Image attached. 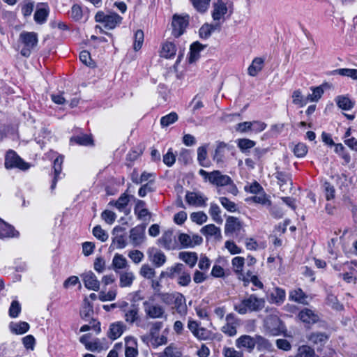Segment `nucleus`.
I'll list each match as a JSON object with an SVG mask.
<instances>
[{
    "label": "nucleus",
    "mask_w": 357,
    "mask_h": 357,
    "mask_svg": "<svg viewBox=\"0 0 357 357\" xmlns=\"http://www.w3.org/2000/svg\"><path fill=\"white\" fill-rule=\"evenodd\" d=\"M208 198L200 192H187L185 201L189 205L197 207H205Z\"/></svg>",
    "instance_id": "ddd939ff"
},
{
    "label": "nucleus",
    "mask_w": 357,
    "mask_h": 357,
    "mask_svg": "<svg viewBox=\"0 0 357 357\" xmlns=\"http://www.w3.org/2000/svg\"><path fill=\"white\" fill-rule=\"evenodd\" d=\"M222 355L224 357H243L242 351H236L231 347H224Z\"/></svg>",
    "instance_id": "774afa93"
},
{
    "label": "nucleus",
    "mask_w": 357,
    "mask_h": 357,
    "mask_svg": "<svg viewBox=\"0 0 357 357\" xmlns=\"http://www.w3.org/2000/svg\"><path fill=\"white\" fill-rule=\"evenodd\" d=\"M93 313V306L86 298L84 300L83 306L80 310V317L83 319L89 318Z\"/></svg>",
    "instance_id": "a18cd8bd"
},
{
    "label": "nucleus",
    "mask_w": 357,
    "mask_h": 357,
    "mask_svg": "<svg viewBox=\"0 0 357 357\" xmlns=\"http://www.w3.org/2000/svg\"><path fill=\"white\" fill-rule=\"evenodd\" d=\"M211 335L212 333L210 331L204 327H200L194 336L199 340H208L211 338Z\"/></svg>",
    "instance_id": "0e129e2a"
},
{
    "label": "nucleus",
    "mask_w": 357,
    "mask_h": 357,
    "mask_svg": "<svg viewBox=\"0 0 357 357\" xmlns=\"http://www.w3.org/2000/svg\"><path fill=\"white\" fill-rule=\"evenodd\" d=\"M275 177L278 179V183L280 184V188L282 191L284 190V189H282V187L284 185L287 184L289 182L290 184H291V176L288 174H286L283 172H277L275 174Z\"/></svg>",
    "instance_id": "603ef678"
},
{
    "label": "nucleus",
    "mask_w": 357,
    "mask_h": 357,
    "mask_svg": "<svg viewBox=\"0 0 357 357\" xmlns=\"http://www.w3.org/2000/svg\"><path fill=\"white\" fill-rule=\"evenodd\" d=\"M190 218L192 222H196L198 225H202L208 220L206 214L203 211L194 212L191 213Z\"/></svg>",
    "instance_id": "13d9d810"
},
{
    "label": "nucleus",
    "mask_w": 357,
    "mask_h": 357,
    "mask_svg": "<svg viewBox=\"0 0 357 357\" xmlns=\"http://www.w3.org/2000/svg\"><path fill=\"white\" fill-rule=\"evenodd\" d=\"M49 7L47 3H42L40 7H38L34 13V20L36 23L44 24L49 15Z\"/></svg>",
    "instance_id": "393cba45"
},
{
    "label": "nucleus",
    "mask_w": 357,
    "mask_h": 357,
    "mask_svg": "<svg viewBox=\"0 0 357 357\" xmlns=\"http://www.w3.org/2000/svg\"><path fill=\"white\" fill-rule=\"evenodd\" d=\"M307 297L301 289L292 290L289 293L290 300L302 304H307Z\"/></svg>",
    "instance_id": "ea45409f"
},
{
    "label": "nucleus",
    "mask_w": 357,
    "mask_h": 357,
    "mask_svg": "<svg viewBox=\"0 0 357 357\" xmlns=\"http://www.w3.org/2000/svg\"><path fill=\"white\" fill-rule=\"evenodd\" d=\"M112 265L115 272L119 269H124L128 266L127 259L120 254H115L113 257Z\"/></svg>",
    "instance_id": "f704fd0d"
},
{
    "label": "nucleus",
    "mask_w": 357,
    "mask_h": 357,
    "mask_svg": "<svg viewBox=\"0 0 357 357\" xmlns=\"http://www.w3.org/2000/svg\"><path fill=\"white\" fill-rule=\"evenodd\" d=\"M93 236L102 242H105L108 239L107 233L102 229L100 225H97L93 229Z\"/></svg>",
    "instance_id": "6e6d98bb"
},
{
    "label": "nucleus",
    "mask_w": 357,
    "mask_h": 357,
    "mask_svg": "<svg viewBox=\"0 0 357 357\" xmlns=\"http://www.w3.org/2000/svg\"><path fill=\"white\" fill-rule=\"evenodd\" d=\"M245 264V259L243 257H235L231 260V265L234 271L237 274L239 280L245 279V273L243 267Z\"/></svg>",
    "instance_id": "bb28decb"
},
{
    "label": "nucleus",
    "mask_w": 357,
    "mask_h": 357,
    "mask_svg": "<svg viewBox=\"0 0 357 357\" xmlns=\"http://www.w3.org/2000/svg\"><path fill=\"white\" fill-rule=\"evenodd\" d=\"M84 287L89 289L97 291L100 289V282L92 271H87L81 275Z\"/></svg>",
    "instance_id": "2eb2a0df"
},
{
    "label": "nucleus",
    "mask_w": 357,
    "mask_h": 357,
    "mask_svg": "<svg viewBox=\"0 0 357 357\" xmlns=\"http://www.w3.org/2000/svg\"><path fill=\"white\" fill-rule=\"evenodd\" d=\"M116 290L111 289L108 292H105V291H101L99 293L98 298L100 301L102 302L105 301H112L116 298Z\"/></svg>",
    "instance_id": "5fc2aeb1"
},
{
    "label": "nucleus",
    "mask_w": 357,
    "mask_h": 357,
    "mask_svg": "<svg viewBox=\"0 0 357 357\" xmlns=\"http://www.w3.org/2000/svg\"><path fill=\"white\" fill-rule=\"evenodd\" d=\"M335 73L341 76L349 77L354 80H357V69L340 68L335 70Z\"/></svg>",
    "instance_id": "864d4df0"
},
{
    "label": "nucleus",
    "mask_w": 357,
    "mask_h": 357,
    "mask_svg": "<svg viewBox=\"0 0 357 357\" xmlns=\"http://www.w3.org/2000/svg\"><path fill=\"white\" fill-rule=\"evenodd\" d=\"M188 24L189 16L188 15L185 16L174 15L172 22V35L176 38L181 36L184 33Z\"/></svg>",
    "instance_id": "9d476101"
},
{
    "label": "nucleus",
    "mask_w": 357,
    "mask_h": 357,
    "mask_svg": "<svg viewBox=\"0 0 357 357\" xmlns=\"http://www.w3.org/2000/svg\"><path fill=\"white\" fill-rule=\"evenodd\" d=\"M264 63V59L261 57L255 58L248 68V75L252 77L256 76L262 70Z\"/></svg>",
    "instance_id": "c756f323"
},
{
    "label": "nucleus",
    "mask_w": 357,
    "mask_h": 357,
    "mask_svg": "<svg viewBox=\"0 0 357 357\" xmlns=\"http://www.w3.org/2000/svg\"><path fill=\"white\" fill-rule=\"evenodd\" d=\"M126 328L122 321L114 322L110 325L107 336L112 340H116L123 334Z\"/></svg>",
    "instance_id": "b1692460"
},
{
    "label": "nucleus",
    "mask_w": 357,
    "mask_h": 357,
    "mask_svg": "<svg viewBox=\"0 0 357 357\" xmlns=\"http://www.w3.org/2000/svg\"><path fill=\"white\" fill-rule=\"evenodd\" d=\"M135 280V274L130 271H125L119 273V286L121 288L130 287Z\"/></svg>",
    "instance_id": "cd10ccee"
},
{
    "label": "nucleus",
    "mask_w": 357,
    "mask_h": 357,
    "mask_svg": "<svg viewBox=\"0 0 357 357\" xmlns=\"http://www.w3.org/2000/svg\"><path fill=\"white\" fill-rule=\"evenodd\" d=\"M337 105L340 108L344 110H349L354 107V103L351 100L344 96H338L337 98Z\"/></svg>",
    "instance_id": "09e8293b"
},
{
    "label": "nucleus",
    "mask_w": 357,
    "mask_h": 357,
    "mask_svg": "<svg viewBox=\"0 0 357 357\" xmlns=\"http://www.w3.org/2000/svg\"><path fill=\"white\" fill-rule=\"evenodd\" d=\"M5 167L7 169L18 168L22 170H26L29 168V165L24 162L14 151L10 150L6 155Z\"/></svg>",
    "instance_id": "0eeeda50"
},
{
    "label": "nucleus",
    "mask_w": 357,
    "mask_h": 357,
    "mask_svg": "<svg viewBox=\"0 0 357 357\" xmlns=\"http://www.w3.org/2000/svg\"><path fill=\"white\" fill-rule=\"evenodd\" d=\"M232 12L231 3L228 4L227 2H225L223 0H217L213 3L212 17L213 20L218 21L223 19L227 13L231 15Z\"/></svg>",
    "instance_id": "6e6552de"
},
{
    "label": "nucleus",
    "mask_w": 357,
    "mask_h": 357,
    "mask_svg": "<svg viewBox=\"0 0 357 357\" xmlns=\"http://www.w3.org/2000/svg\"><path fill=\"white\" fill-rule=\"evenodd\" d=\"M21 312V305L17 301H13L8 311L9 316L11 318H16Z\"/></svg>",
    "instance_id": "e2e57ef3"
},
{
    "label": "nucleus",
    "mask_w": 357,
    "mask_h": 357,
    "mask_svg": "<svg viewBox=\"0 0 357 357\" xmlns=\"http://www.w3.org/2000/svg\"><path fill=\"white\" fill-rule=\"evenodd\" d=\"M166 298H163L164 302L167 304L169 303V301H172L174 298V305L178 313L180 314H185L187 312V307L185 305V299L183 294H177L174 297L172 295L167 294Z\"/></svg>",
    "instance_id": "4468645a"
},
{
    "label": "nucleus",
    "mask_w": 357,
    "mask_h": 357,
    "mask_svg": "<svg viewBox=\"0 0 357 357\" xmlns=\"http://www.w3.org/2000/svg\"><path fill=\"white\" fill-rule=\"evenodd\" d=\"M265 326L273 335H279L283 330L282 324L277 317H268L265 321Z\"/></svg>",
    "instance_id": "f3484780"
},
{
    "label": "nucleus",
    "mask_w": 357,
    "mask_h": 357,
    "mask_svg": "<svg viewBox=\"0 0 357 357\" xmlns=\"http://www.w3.org/2000/svg\"><path fill=\"white\" fill-rule=\"evenodd\" d=\"M176 275H178L177 282L179 285L187 287L191 282L190 273L189 271H185V266L182 264H176L175 266L167 268L166 272L162 271L160 273V278L167 277L174 278Z\"/></svg>",
    "instance_id": "f03ea898"
},
{
    "label": "nucleus",
    "mask_w": 357,
    "mask_h": 357,
    "mask_svg": "<svg viewBox=\"0 0 357 357\" xmlns=\"http://www.w3.org/2000/svg\"><path fill=\"white\" fill-rule=\"evenodd\" d=\"M193 8L200 13H206L210 6L211 0H190Z\"/></svg>",
    "instance_id": "79ce46f5"
},
{
    "label": "nucleus",
    "mask_w": 357,
    "mask_h": 357,
    "mask_svg": "<svg viewBox=\"0 0 357 357\" xmlns=\"http://www.w3.org/2000/svg\"><path fill=\"white\" fill-rule=\"evenodd\" d=\"M178 120V115L176 112H172L160 119V124L162 127H167L175 123Z\"/></svg>",
    "instance_id": "de8ad7c7"
},
{
    "label": "nucleus",
    "mask_w": 357,
    "mask_h": 357,
    "mask_svg": "<svg viewBox=\"0 0 357 357\" xmlns=\"http://www.w3.org/2000/svg\"><path fill=\"white\" fill-rule=\"evenodd\" d=\"M176 52V45L172 42H166L162 45L160 55L162 57L171 59L174 56Z\"/></svg>",
    "instance_id": "473e14b6"
},
{
    "label": "nucleus",
    "mask_w": 357,
    "mask_h": 357,
    "mask_svg": "<svg viewBox=\"0 0 357 357\" xmlns=\"http://www.w3.org/2000/svg\"><path fill=\"white\" fill-rule=\"evenodd\" d=\"M255 342L259 350H268L272 347L271 343L267 339L260 335L255 337Z\"/></svg>",
    "instance_id": "49530a36"
},
{
    "label": "nucleus",
    "mask_w": 357,
    "mask_h": 357,
    "mask_svg": "<svg viewBox=\"0 0 357 357\" xmlns=\"http://www.w3.org/2000/svg\"><path fill=\"white\" fill-rule=\"evenodd\" d=\"M63 162V156L59 155L54 160L53 163V169H54V178L52 181V184L50 186L51 191L52 192L56 185V183L59 179L61 178V174L62 172V165Z\"/></svg>",
    "instance_id": "412c9836"
},
{
    "label": "nucleus",
    "mask_w": 357,
    "mask_h": 357,
    "mask_svg": "<svg viewBox=\"0 0 357 357\" xmlns=\"http://www.w3.org/2000/svg\"><path fill=\"white\" fill-rule=\"evenodd\" d=\"M146 226L139 225L130 230L129 239L134 247L140 246L146 240Z\"/></svg>",
    "instance_id": "9b49d317"
},
{
    "label": "nucleus",
    "mask_w": 357,
    "mask_h": 357,
    "mask_svg": "<svg viewBox=\"0 0 357 357\" xmlns=\"http://www.w3.org/2000/svg\"><path fill=\"white\" fill-rule=\"evenodd\" d=\"M145 315L149 319H166L167 314L165 306L156 302L153 297H150L142 303Z\"/></svg>",
    "instance_id": "7ed1b4c3"
},
{
    "label": "nucleus",
    "mask_w": 357,
    "mask_h": 357,
    "mask_svg": "<svg viewBox=\"0 0 357 357\" xmlns=\"http://www.w3.org/2000/svg\"><path fill=\"white\" fill-rule=\"evenodd\" d=\"M208 213L214 222L218 224L222 223L223 220L221 217V209L217 204L213 202L211 203Z\"/></svg>",
    "instance_id": "e433bc0d"
},
{
    "label": "nucleus",
    "mask_w": 357,
    "mask_h": 357,
    "mask_svg": "<svg viewBox=\"0 0 357 357\" xmlns=\"http://www.w3.org/2000/svg\"><path fill=\"white\" fill-rule=\"evenodd\" d=\"M232 182L230 176L226 174H222L219 170L213 171V174L211 175L210 183L217 187L227 186Z\"/></svg>",
    "instance_id": "a211bd4d"
},
{
    "label": "nucleus",
    "mask_w": 357,
    "mask_h": 357,
    "mask_svg": "<svg viewBox=\"0 0 357 357\" xmlns=\"http://www.w3.org/2000/svg\"><path fill=\"white\" fill-rule=\"evenodd\" d=\"M10 329L15 334H24L29 329V324L25 321H20L18 323H11Z\"/></svg>",
    "instance_id": "58836bf2"
},
{
    "label": "nucleus",
    "mask_w": 357,
    "mask_h": 357,
    "mask_svg": "<svg viewBox=\"0 0 357 357\" xmlns=\"http://www.w3.org/2000/svg\"><path fill=\"white\" fill-rule=\"evenodd\" d=\"M125 230L121 226H116L112 230V234L114 237L112 239V243L116 245L118 249H123L127 245L126 238L124 235L121 233Z\"/></svg>",
    "instance_id": "aec40b11"
},
{
    "label": "nucleus",
    "mask_w": 357,
    "mask_h": 357,
    "mask_svg": "<svg viewBox=\"0 0 357 357\" xmlns=\"http://www.w3.org/2000/svg\"><path fill=\"white\" fill-rule=\"evenodd\" d=\"M201 233L205 236H220V229L213 224H209L201 229Z\"/></svg>",
    "instance_id": "37998d69"
},
{
    "label": "nucleus",
    "mask_w": 357,
    "mask_h": 357,
    "mask_svg": "<svg viewBox=\"0 0 357 357\" xmlns=\"http://www.w3.org/2000/svg\"><path fill=\"white\" fill-rule=\"evenodd\" d=\"M20 40L24 45L21 50V54L29 57L32 50L37 45L38 36L35 32L22 31L20 35Z\"/></svg>",
    "instance_id": "39448f33"
},
{
    "label": "nucleus",
    "mask_w": 357,
    "mask_h": 357,
    "mask_svg": "<svg viewBox=\"0 0 357 357\" xmlns=\"http://www.w3.org/2000/svg\"><path fill=\"white\" fill-rule=\"evenodd\" d=\"M139 274L142 277L150 280L155 276V271L149 264H143L140 268Z\"/></svg>",
    "instance_id": "3c124183"
},
{
    "label": "nucleus",
    "mask_w": 357,
    "mask_h": 357,
    "mask_svg": "<svg viewBox=\"0 0 357 357\" xmlns=\"http://www.w3.org/2000/svg\"><path fill=\"white\" fill-rule=\"evenodd\" d=\"M149 257L156 267H160L166 262V256L161 250L158 249L153 248L149 250Z\"/></svg>",
    "instance_id": "5701e85b"
},
{
    "label": "nucleus",
    "mask_w": 357,
    "mask_h": 357,
    "mask_svg": "<svg viewBox=\"0 0 357 357\" xmlns=\"http://www.w3.org/2000/svg\"><path fill=\"white\" fill-rule=\"evenodd\" d=\"M286 296L285 291L281 288L276 287L271 293L273 302L280 304L284 302Z\"/></svg>",
    "instance_id": "c03bdc74"
},
{
    "label": "nucleus",
    "mask_w": 357,
    "mask_h": 357,
    "mask_svg": "<svg viewBox=\"0 0 357 357\" xmlns=\"http://www.w3.org/2000/svg\"><path fill=\"white\" fill-rule=\"evenodd\" d=\"M308 340L317 345L322 346L328 339V336L324 333H312L307 337Z\"/></svg>",
    "instance_id": "c9c22d12"
},
{
    "label": "nucleus",
    "mask_w": 357,
    "mask_h": 357,
    "mask_svg": "<svg viewBox=\"0 0 357 357\" xmlns=\"http://www.w3.org/2000/svg\"><path fill=\"white\" fill-rule=\"evenodd\" d=\"M292 151L296 157L303 158L307 153V147L305 144L300 142L292 146Z\"/></svg>",
    "instance_id": "8fccbe9b"
},
{
    "label": "nucleus",
    "mask_w": 357,
    "mask_h": 357,
    "mask_svg": "<svg viewBox=\"0 0 357 357\" xmlns=\"http://www.w3.org/2000/svg\"><path fill=\"white\" fill-rule=\"evenodd\" d=\"M258 194L259 195L252 196L248 199V200L252 201V202L257 204H261L263 206H271V201L269 199L268 197L266 195L264 190L263 192H261L260 193Z\"/></svg>",
    "instance_id": "a19ab883"
},
{
    "label": "nucleus",
    "mask_w": 357,
    "mask_h": 357,
    "mask_svg": "<svg viewBox=\"0 0 357 357\" xmlns=\"http://www.w3.org/2000/svg\"><path fill=\"white\" fill-rule=\"evenodd\" d=\"M230 151V146L223 142H218L213 155V160L218 164L224 162L227 152Z\"/></svg>",
    "instance_id": "dca6fc26"
},
{
    "label": "nucleus",
    "mask_w": 357,
    "mask_h": 357,
    "mask_svg": "<svg viewBox=\"0 0 357 357\" xmlns=\"http://www.w3.org/2000/svg\"><path fill=\"white\" fill-rule=\"evenodd\" d=\"M326 303L336 310L342 309V305L338 302L337 297L333 294H328L326 297Z\"/></svg>",
    "instance_id": "680f3d73"
},
{
    "label": "nucleus",
    "mask_w": 357,
    "mask_h": 357,
    "mask_svg": "<svg viewBox=\"0 0 357 357\" xmlns=\"http://www.w3.org/2000/svg\"><path fill=\"white\" fill-rule=\"evenodd\" d=\"M207 147L208 145L205 144L201 146L197 149V160L199 164L204 167L209 166V161L206 160L207 158Z\"/></svg>",
    "instance_id": "4c0bfd02"
},
{
    "label": "nucleus",
    "mask_w": 357,
    "mask_h": 357,
    "mask_svg": "<svg viewBox=\"0 0 357 357\" xmlns=\"http://www.w3.org/2000/svg\"><path fill=\"white\" fill-rule=\"evenodd\" d=\"M128 255L132 261L136 264L142 262L144 258V253L138 250H133L130 251Z\"/></svg>",
    "instance_id": "bf43d9fd"
},
{
    "label": "nucleus",
    "mask_w": 357,
    "mask_h": 357,
    "mask_svg": "<svg viewBox=\"0 0 357 357\" xmlns=\"http://www.w3.org/2000/svg\"><path fill=\"white\" fill-rule=\"evenodd\" d=\"M225 234L226 236H234L241 241L245 236L243 223L236 217L229 216L225 225Z\"/></svg>",
    "instance_id": "20e7f679"
},
{
    "label": "nucleus",
    "mask_w": 357,
    "mask_h": 357,
    "mask_svg": "<svg viewBox=\"0 0 357 357\" xmlns=\"http://www.w3.org/2000/svg\"><path fill=\"white\" fill-rule=\"evenodd\" d=\"M130 201L129 196L126 193L122 194L116 201H111L109 206H115L119 211L128 214L129 211L126 210V206Z\"/></svg>",
    "instance_id": "a878e982"
},
{
    "label": "nucleus",
    "mask_w": 357,
    "mask_h": 357,
    "mask_svg": "<svg viewBox=\"0 0 357 357\" xmlns=\"http://www.w3.org/2000/svg\"><path fill=\"white\" fill-rule=\"evenodd\" d=\"M236 346L238 349H246L248 351H252L255 346V337L248 335H243L236 340Z\"/></svg>",
    "instance_id": "6ab92c4d"
},
{
    "label": "nucleus",
    "mask_w": 357,
    "mask_h": 357,
    "mask_svg": "<svg viewBox=\"0 0 357 357\" xmlns=\"http://www.w3.org/2000/svg\"><path fill=\"white\" fill-rule=\"evenodd\" d=\"M124 319L130 325L135 324L137 327L145 328V324H142L139 308L137 305L132 304L128 309L124 310Z\"/></svg>",
    "instance_id": "1a4fd4ad"
},
{
    "label": "nucleus",
    "mask_w": 357,
    "mask_h": 357,
    "mask_svg": "<svg viewBox=\"0 0 357 357\" xmlns=\"http://www.w3.org/2000/svg\"><path fill=\"white\" fill-rule=\"evenodd\" d=\"M298 317L302 322L307 324H313L319 321V316L308 308L300 311Z\"/></svg>",
    "instance_id": "4be33fe9"
},
{
    "label": "nucleus",
    "mask_w": 357,
    "mask_h": 357,
    "mask_svg": "<svg viewBox=\"0 0 357 357\" xmlns=\"http://www.w3.org/2000/svg\"><path fill=\"white\" fill-rule=\"evenodd\" d=\"M122 19L120 15L115 13L105 14L102 11H98L95 15L96 22L102 23L107 29H114L121 23Z\"/></svg>",
    "instance_id": "423d86ee"
},
{
    "label": "nucleus",
    "mask_w": 357,
    "mask_h": 357,
    "mask_svg": "<svg viewBox=\"0 0 357 357\" xmlns=\"http://www.w3.org/2000/svg\"><path fill=\"white\" fill-rule=\"evenodd\" d=\"M325 197L327 200L333 199L335 197V190L333 185L326 181L323 185Z\"/></svg>",
    "instance_id": "052dcab7"
},
{
    "label": "nucleus",
    "mask_w": 357,
    "mask_h": 357,
    "mask_svg": "<svg viewBox=\"0 0 357 357\" xmlns=\"http://www.w3.org/2000/svg\"><path fill=\"white\" fill-rule=\"evenodd\" d=\"M226 323L221 328V331L229 337L235 336L237 333V326L239 325V321L236 315L233 313H229L226 316Z\"/></svg>",
    "instance_id": "f8f14e48"
},
{
    "label": "nucleus",
    "mask_w": 357,
    "mask_h": 357,
    "mask_svg": "<svg viewBox=\"0 0 357 357\" xmlns=\"http://www.w3.org/2000/svg\"><path fill=\"white\" fill-rule=\"evenodd\" d=\"M19 235L13 226L0 218V238L15 237Z\"/></svg>",
    "instance_id": "c85d7f7f"
},
{
    "label": "nucleus",
    "mask_w": 357,
    "mask_h": 357,
    "mask_svg": "<svg viewBox=\"0 0 357 357\" xmlns=\"http://www.w3.org/2000/svg\"><path fill=\"white\" fill-rule=\"evenodd\" d=\"M265 304L264 298L256 294H247L238 303L234 305V309L240 314H245L248 312L261 311Z\"/></svg>",
    "instance_id": "f257e3e1"
},
{
    "label": "nucleus",
    "mask_w": 357,
    "mask_h": 357,
    "mask_svg": "<svg viewBox=\"0 0 357 357\" xmlns=\"http://www.w3.org/2000/svg\"><path fill=\"white\" fill-rule=\"evenodd\" d=\"M219 201L222 206L229 212H235L237 210L236 204L230 201L227 197H220Z\"/></svg>",
    "instance_id": "4d7b16f0"
},
{
    "label": "nucleus",
    "mask_w": 357,
    "mask_h": 357,
    "mask_svg": "<svg viewBox=\"0 0 357 357\" xmlns=\"http://www.w3.org/2000/svg\"><path fill=\"white\" fill-rule=\"evenodd\" d=\"M298 354L305 357H315L314 350L308 345L301 346Z\"/></svg>",
    "instance_id": "338daca9"
},
{
    "label": "nucleus",
    "mask_w": 357,
    "mask_h": 357,
    "mask_svg": "<svg viewBox=\"0 0 357 357\" xmlns=\"http://www.w3.org/2000/svg\"><path fill=\"white\" fill-rule=\"evenodd\" d=\"M205 46L197 41L190 45L189 62H195L199 58V52L204 49Z\"/></svg>",
    "instance_id": "7c9ffc66"
},
{
    "label": "nucleus",
    "mask_w": 357,
    "mask_h": 357,
    "mask_svg": "<svg viewBox=\"0 0 357 357\" xmlns=\"http://www.w3.org/2000/svg\"><path fill=\"white\" fill-rule=\"evenodd\" d=\"M70 142H74L80 146H90L93 145V141L91 135L80 134L72 137L70 138Z\"/></svg>",
    "instance_id": "2f4dec72"
},
{
    "label": "nucleus",
    "mask_w": 357,
    "mask_h": 357,
    "mask_svg": "<svg viewBox=\"0 0 357 357\" xmlns=\"http://www.w3.org/2000/svg\"><path fill=\"white\" fill-rule=\"evenodd\" d=\"M179 258L185 261L190 268H193L197 262L198 257L195 252H181Z\"/></svg>",
    "instance_id": "72a5a7b5"
},
{
    "label": "nucleus",
    "mask_w": 357,
    "mask_h": 357,
    "mask_svg": "<svg viewBox=\"0 0 357 357\" xmlns=\"http://www.w3.org/2000/svg\"><path fill=\"white\" fill-rule=\"evenodd\" d=\"M167 357H181V351L173 344H170L164 349Z\"/></svg>",
    "instance_id": "69168bd1"
}]
</instances>
